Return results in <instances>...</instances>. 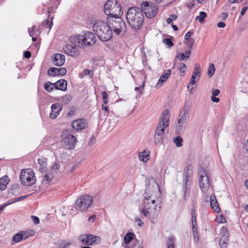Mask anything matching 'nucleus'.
I'll return each instance as SVG.
<instances>
[{
  "label": "nucleus",
  "instance_id": "nucleus-38",
  "mask_svg": "<svg viewBox=\"0 0 248 248\" xmlns=\"http://www.w3.org/2000/svg\"><path fill=\"white\" fill-rule=\"evenodd\" d=\"M33 232L32 230L21 232L24 239H26L29 237L33 235Z\"/></svg>",
  "mask_w": 248,
  "mask_h": 248
},
{
  "label": "nucleus",
  "instance_id": "nucleus-26",
  "mask_svg": "<svg viewBox=\"0 0 248 248\" xmlns=\"http://www.w3.org/2000/svg\"><path fill=\"white\" fill-rule=\"evenodd\" d=\"M93 202V199L92 196L90 195H83L78 199L76 202Z\"/></svg>",
  "mask_w": 248,
  "mask_h": 248
},
{
  "label": "nucleus",
  "instance_id": "nucleus-51",
  "mask_svg": "<svg viewBox=\"0 0 248 248\" xmlns=\"http://www.w3.org/2000/svg\"><path fill=\"white\" fill-rule=\"evenodd\" d=\"M60 167V164L57 162H55L54 164L52 166V169L55 171L59 170Z\"/></svg>",
  "mask_w": 248,
  "mask_h": 248
},
{
  "label": "nucleus",
  "instance_id": "nucleus-1",
  "mask_svg": "<svg viewBox=\"0 0 248 248\" xmlns=\"http://www.w3.org/2000/svg\"><path fill=\"white\" fill-rule=\"evenodd\" d=\"M170 117L169 110L168 109H165L161 114L159 123L155 131L154 143L155 145L161 143L165 134V129L169 125Z\"/></svg>",
  "mask_w": 248,
  "mask_h": 248
},
{
  "label": "nucleus",
  "instance_id": "nucleus-55",
  "mask_svg": "<svg viewBox=\"0 0 248 248\" xmlns=\"http://www.w3.org/2000/svg\"><path fill=\"white\" fill-rule=\"evenodd\" d=\"M39 170L42 172H46L47 170L46 165L43 166H40Z\"/></svg>",
  "mask_w": 248,
  "mask_h": 248
},
{
  "label": "nucleus",
  "instance_id": "nucleus-42",
  "mask_svg": "<svg viewBox=\"0 0 248 248\" xmlns=\"http://www.w3.org/2000/svg\"><path fill=\"white\" fill-rule=\"evenodd\" d=\"M43 25L45 26L46 28H48L49 31L50 30L52 26L53 25L52 19H51V21H49L48 19H47L46 21H45L43 22Z\"/></svg>",
  "mask_w": 248,
  "mask_h": 248
},
{
  "label": "nucleus",
  "instance_id": "nucleus-8",
  "mask_svg": "<svg viewBox=\"0 0 248 248\" xmlns=\"http://www.w3.org/2000/svg\"><path fill=\"white\" fill-rule=\"evenodd\" d=\"M161 202H146L144 205H141L140 211L144 217L156 216L161 208Z\"/></svg>",
  "mask_w": 248,
  "mask_h": 248
},
{
  "label": "nucleus",
  "instance_id": "nucleus-15",
  "mask_svg": "<svg viewBox=\"0 0 248 248\" xmlns=\"http://www.w3.org/2000/svg\"><path fill=\"white\" fill-rule=\"evenodd\" d=\"M63 50L65 54L72 57H77L80 53L78 48L72 46L70 45L65 46L63 48Z\"/></svg>",
  "mask_w": 248,
  "mask_h": 248
},
{
  "label": "nucleus",
  "instance_id": "nucleus-29",
  "mask_svg": "<svg viewBox=\"0 0 248 248\" xmlns=\"http://www.w3.org/2000/svg\"><path fill=\"white\" fill-rule=\"evenodd\" d=\"M72 244L70 242H67L65 240H61L58 243L59 248H68V247Z\"/></svg>",
  "mask_w": 248,
  "mask_h": 248
},
{
  "label": "nucleus",
  "instance_id": "nucleus-59",
  "mask_svg": "<svg viewBox=\"0 0 248 248\" xmlns=\"http://www.w3.org/2000/svg\"><path fill=\"white\" fill-rule=\"evenodd\" d=\"M31 56V53L29 51H26L24 53V57L26 58H29Z\"/></svg>",
  "mask_w": 248,
  "mask_h": 248
},
{
  "label": "nucleus",
  "instance_id": "nucleus-35",
  "mask_svg": "<svg viewBox=\"0 0 248 248\" xmlns=\"http://www.w3.org/2000/svg\"><path fill=\"white\" fill-rule=\"evenodd\" d=\"M47 74L51 76L58 75V68L54 67L49 68L47 71Z\"/></svg>",
  "mask_w": 248,
  "mask_h": 248
},
{
  "label": "nucleus",
  "instance_id": "nucleus-61",
  "mask_svg": "<svg viewBox=\"0 0 248 248\" xmlns=\"http://www.w3.org/2000/svg\"><path fill=\"white\" fill-rule=\"evenodd\" d=\"M135 220L136 221L138 222V225L140 226V227H142V225H143V222H142L141 220V219L139 217H136L135 218Z\"/></svg>",
  "mask_w": 248,
  "mask_h": 248
},
{
  "label": "nucleus",
  "instance_id": "nucleus-28",
  "mask_svg": "<svg viewBox=\"0 0 248 248\" xmlns=\"http://www.w3.org/2000/svg\"><path fill=\"white\" fill-rule=\"evenodd\" d=\"M207 16V14L205 12H200V15L196 17V20H198L201 23L204 21V18Z\"/></svg>",
  "mask_w": 248,
  "mask_h": 248
},
{
  "label": "nucleus",
  "instance_id": "nucleus-25",
  "mask_svg": "<svg viewBox=\"0 0 248 248\" xmlns=\"http://www.w3.org/2000/svg\"><path fill=\"white\" fill-rule=\"evenodd\" d=\"M221 230L223 231H225V232H224V234L220 237L219 241L221 242V243L223 242L224 243L227 244L229 241V232L227 230L226 228L225 227H222Z\"/></svg>",
  "mask_w": 248,
  "mask_h": 248
},
{
  "label": "nucleus",
  "instance_id": "nucleus-23",
  "mask_svg": "<svg viewBox=\"0 0 248 248\" xmlns=\"http://www.w3.org/2000/svg\"><path fill=\"white\" fill-rule=\"evenodd\" d=\"M10 182V179L7 175H5L0 179V189L1 191L6 189L7 185Z\"/></svg>",
  "mask_w": 248,
  "mask_h": 248
},
{
  "label": "nucleus",
  "instance_id": "nucleus-50",
  "mask_svg": "<svg viewBox=\"0 0 248 248\" xmlns=\"http://www.w3.org/2000/svg\"><path fill=\"white\" fill-rule=\"evenodd\" d=\"M177 58L179 59L180 61L184 60L186 58L185 54L184 53H179L176 56Z\"/></svg>",
  "mask_w": 248,
  "mask_h": 248
},
{
  "label": "nucleus",
  "instance_id": "nucleus-40",
  "mask_svg": "<svg viewBox=\"0 0 248 248\" xmlns=\"http://www.w3.org/2000/svg\"><path fill=\"white\" fill-rule=\"evenodd\" d=\"M200 71H201V67L200 65L198 64H196L195 65V67L194 71L193 73V75H194L195 76H197V77H198V80L199 78V77H200Z\"/></svg>",
  "mask_w": 248,
  "mask_h": 248
},
{
  "label": "nucleus",
  "instance_id": "nucleus-24",
  "mask_svg": "<svg viewBox=\"0 0 248 248\" xmlns=\"http://www.w3.org/2000/svg\"><path fill=\"white\" fill-rule=\"evenodd\" d=\"M149 151L145 150L140 153L139 154L140 160L143 162H146L149 159Z\"/></svg>",
  "mask_w": 248,
  "mask_h": 248
},
{
  "label": "nucleus",
  "instance_id": "nucleus-13",
  "mask_svg": "<svg viewBox=\"0 0 248 248\" xmlns=\"http://www.w3.org/2000/svg\"><path fill=\"white\" fill-rule=\"evenodd\" d=\"M193 167L191 165H187L184 170L183 174V186H190L193 177Z\"/></svg>",
  "mask_w": 248,
  "mask_h": 248
},
{
  "label": "nucleus",
  "instance_id": "nucleus-47",
  "mask_svg": "<svg viewBox=\"0 0 248 248\" xmlns=\"http://www.w3.org/2000/svg\"><path fill=\"white\" fill-rule=\"evenodd\" d=\"M72 99L71 96L70 95H65L62 98V102L65 104L68 103Z\"/></svg>",
  "mask_w": 248,
  "mask_h": 248
},
{
  "label": "nucleus",
  "instance_id": "nucleus-6",
  "mask_svg": "<svg viewBox=\"0 0 248 248\" xmlns=\"http://www.w3.org/2000/svg\"><path fill=\"white\" fill-rule=\"evenodd\" d=\"M105 14L112 17L121 16L122 14V8L117 0H107L104 6Z\"/></svg>",
  "mask_w": 248,
  "mask_h": 248
},
{
  "label": "nucleus",
  "instance_id": "nucleus-46",
  "mask_svg": "<svg viewBox=\"0 0 248 248\" xmlns=\"http://www.w3.org/2000/svg\"><path fill=\"white\" fill-rule=\"evenodd\" d=\"M36 28L35 26H32L31 28H28V32L29 35L31 37H33L35 34V28Z\"/></svg>",
  "mask_w": 248,
  "mask_h": 248
},
{
  "label": "nucleus",
  "instance_id": "nucleus-14",
  "mask_svg": "<svg viewBox=\"0 0 248 248\" xmlns=\"http://www.w3.org/2000/svg\"><path fill=\"white\" fill-rule=\"evenodd\" d=\"M82 243L87 245H93L100 243V238L93 234H83L79 236Z\"/></svg>",
  "mask_w": 248,
  "mask_h": 248
},
{
  "label": "nucleus",
  "instance_id": "nucleus-11",
  "mask_svg": "<svg viewBox=\"0 0 248 248\" xmlns=\"http://www.w3.org/2000/svg\"><path fill=\"white\" fill-rule=\"evenodd\" d=\"M188 119V113L184 108L181 111L178 119L177 124L176 126V130L179 133H183Z\"/></svg>",
  "mask_w": 248,
  "mask_h": 248
},
{
  "label": "nucleus",
  "instance_id": "nucleus-56",
  "mask_svg": "<svg viewBox=\"0 0 248 248\" xmlns=\"http://www.w3.org/2000/svg\"><path fill=\"white\" fill-rule=\"evenodd\" d=\"M220 93V91L219 89H215L212 91V96H217Z\"/></svg>",
  "mask_w": 248,
  "mask_h": 248
},
{
  "label": "nucleus",
  "instance_id": "nucleus-12",
  "mask_svg": "<svg viewBox=\"0 0 248 248\" xmlns=\"http://www.w3.org/2000/svg\"><path fill=\"white\" fill-rule=\"evenodd\" d=\"M62 137V142L66 149H71L75 147L76 138L73 135L69 134L68 131H63Z\"/></svg>",
  "mask_w": 248,
  "mask_h": 248
},
{
  "label": "nucleus",
  "instance_id": "nucleus-16",
  "mask_svg": "<svg viewBox=\"0 0 248 248\" xmlns=\"http://www.w3.org/2000/svg\"><path fill=\"white\" fill-rule=\"evenodd\" d=\"M146 16L149 18H152L155 16L158 12V7L155 4H152L148 8L143 9Z\"/></svg>",
  "mask_w": 248,
  "mask_h": 248
},
{
  "label": "nucleus",
  "instance_id": "nucleus-58",
  "mask_svg": "<svg viewBox=\"0 0 248 248\" xmlns=\"http://www.w3.org/2000/svg\"><path fill=\"white\" fill-rule=\"evenodd\" d=\"M193 32L192 31H188L185 35V39L188 40V38L192 35Z\"/></svg>",
  "mask_w": 248,
  "mask_h": 248
},
{
  "label": "nucleus",
  "instance_id": "nucleus-27",
  "mask_svg": "<svg viewBox=\"0 0 248 248\" xmlns=\"http://www.w3.org/2000/svg\"><path fill=\"white\" fill-rule=\"evenodd\" d=\"M190 186H183V190L184 192V198L185 201H187L189 200V197L190 196Z\"/></svg>",
  "mask_w": 248,
  "mask_h": 248
},
{
  "label": "nucleus",
  "instance_id": "nucleus-32",
  "mask_svg": "<svg viewBox=\"0 0 248 248\" xmlns=\"http://www.w3.org/2000/svg\"><path fill=\"white\" fill-rule=\"evenodd\" d=\"M44 88L47 92H50L55 88L53 83H52L51 82L48 81L45 84Z\"/></svg>",
  "mask_w": 248,
  "mask_h": 248
},
{
  "label": "nucleus",
  "instance_id": "nucleus-4",
  "mask_svg": "<svg viewBox=\"0 0 248 248\" xmlns=\"http://www.w3.org/2000/svg\"><path fill=\"white\" fill-rule=\"evenodd\" d=\"M70 42L76 46L84 48L93 45L96 42V37L93 33L87 31L84 35H74L69 38Z\"/></svg>",
  "mask_w": 248,
  "mask_h": 248
},
{
  "label": "nucleus",
  "instance_id": "nucleus-34",
  "mask_svg": "<svg viewBox=\"0 0 248 248\" xmlns=\"http://www.w3.org/2000/svg\"><path fill=\"white\" fill-rule=\"evenodd\" d=\"M211 208L216 213H218L220 211L218 202H210Z\"/></svg>",
  "mask_w": 248,
  "mask_h": 248
},
{
  "label": "nucleus",
  "instance_id": "nucleus-33",
  "mask_svg": "<svg viewBox=\"0 0 248 248\" xmlns=\"http://www.w3.org/2000/svg\"><path fill=\"white\" fill-rule=\"evenodd\" d=\"M174 237H170L168 238V240L167 242V248H174Z\"/></svg>",
  "mask_w": 248,
  "mask_h": 248
},
{
  "label": "nucleus",
  "instance_id": "nucleus-52",
  "mask_svg": "<svg viewBox=\"0 0 248 248\" xmlns=\"http://www.w3.org/2000/svg\"><path fill=\"white\" fill-rule=\"evenodd\" d=\"M84 75H89L90 77H92L93 76V72L92 70L85 69L83 71Z\"/></svg>",
  "mask_w": 248,
  "mask_h": 248
},
{
  "label": "nucleus",
  "instance_id": "nucleus-17",
  "mask_svg": "<svg viewBox=\"0 0 248 248\" xmlns=\"http://www.w3.org/2000/svg\"><path fill=\"white\" fill-rule=\"evenodd\" d=\"M88 125L87 121L84 119H79L74 121L72 123V127L76 130H83Z\"/></svg>",
  "mask_w": 248,
  "mask_h": 248
},
{
  "label": "nucleus",
  "instance_id": "nucleus-21",
  "mask_svg": "<svg viewBox=\"0 0 248 248\" xmlns=\"http://www.w3.org/2000/svg\"><path fill=\"white\" fill-rule=\"evenodd\" d=\"M54 88L59 90L65 91L67 90V82L65 79H60L53 83Z\"/></svg>",
  "mask_w": 248,
  "mask_h": 248
},
{
  "label": "nucleus",
  "instance_id": "nucleus-60",
  "mask_svg": "<svg viewBox=\"0 0 248 248\" xmlns=\"http://www.w3.org/2000/svg\"><path fill=\"white\" fill-rule=\"evenodd\" d=\"M209 202H217V200L216 199V196H215V195H213V194H211V195H210V196H209Z\"/></svg>",
  "mask_w": 248,
  "mask_h": 248
},
{
  "label": "nucleus",
  "instance_id": "nucleus-19",
  "mask_svg": "<svg viewBox=\"0 0 248 248\" xmlns=\"http://www.w3.org/2000/svg\"><path fill=\"white\" fill-rule=\"evenodd\" d=\"M171 70L170 69H168L165 71L162 75V76L160 77L158 82L155 85V88L156 89L159 88L161 87V86L169 78V77L171 75Z\"/></svg>",
  "mask_w": 248,
  "mask_h": 248
},
{
  "label": "nucleus",
  "instance_id": "nucleus-2",
  "mask_svg": "<svg viewBox=\"0 0 248 248\" xmlns=\"http://www.w3.org/2000/svg\"><path fill=\"white\" fill-rule=\"evenodd\" d=\"M128 24L135 30H139L143 24L144 16L141 10L137 7H131L126 14Z\"/></svg>",
  "mask_w": 248,
  "mask_h": 248
},
{
  "label": "nucleus",
  "instance_id": "nucleus-7",
  "mask_svg": "<svg viewBox=\"0 0 248 248\" xmlns=\"http://www.w3.org/2000/svg\"><path fill=\"white\" fill-rule=\"evenodd\" d=\"M111 20H109L110 27L112 31L117 35H123L126 31V26L121 16L113 17Z\"/></svg>",
  "mask_w": 248,
  "mask_h": 248
},
{
  "label": "nucleus",
  "instance_id": "nucleus-57",
  "mask_svg": "<svg viewBox=\"0 0 248 248\" xmlns=\"http://www.w3.org/2000/svg\"><path fill=\"white\" fill-rule=\"evenodd\" d=\"M13 202H8L6 204H3L0 207V214H1L2 211H3L4 209L8 205L10 204L11 203H12Z\"/></svg>",
  "mask_w": 248,
  "mask_h": 248
},
{
  "label": "nucleus",
  "instance_id": "nucleus-3",
  "mask_svg": "<svg viewBox=\"0 0 248 248\" xmlns=\"http://www.w3.org/2000/svg\"><path fill=\"white\" fill-rule=\"evenodd\" d=\"M93 29L98 38L102 41L106 42L112 37V31L109 24L102 20L96 21Z\"/></svg>",
  "mask_w": 248,
  "mask_h": 248
},
{
  "label": "nucleus",
  "instance_id": "nucleus-53",
  "mask_svg": "<svg viewBox=\"0 0 248 248\" xmlns=\"http://www.w3.org/2000/svg\"><path fill=\"white\" fill-rule=\"evenodd\" d=\"M31 219H32L33 223L35 224H38L40 222L39 218L36 216H32L31 217Z\"/></svg>",
  "mask_w": 248,
  "mask_h": 248
},
{
  "label": "nucleus",
  "instance_id": "nucleus-5",
  "mask_svg": "<svg viewBox=\"0 0 248 248\" xmlns=\"http://www.w3.org/2000/svg\"><path fill=\"white\" fill-rule=\"evenodd\" d=\"M160 195V188L155 179L153 177L150 178L143 194L144 199L151 201V202H155Z\"/></svg>",
  "mask_w": 248,
  "mask_h": 248
},
{
  "label": "nucleus",
  "instance_id": "nucleus-39",
  "mask_svg": "<svg viewBox=\"0 0 248 248\" xmlns=\"http://www.w3.org/2000/svg\"><path fill=\"white\" fill-rule=\"evenodd\" d=\"M215 71V68L214 65L213 63H211L209 66L208 69V75L209 77H211L214 74Z\"/></svg>",
  "mask_w": 248,
  "mask_h": 248
},
{
  "label": "nucleus",
  "instance_id": "nucleus-9",
  "mask_svg": "<svg viewBox=\"0 0 248 248\" xmlns=\"http://www.w3.org/2000/svg\"><path fill=\"white\" fill-rule=\"evenodd\" d=\"M198 174L199 177V183L203 193L207 192L209 187V180L206 170L202 166L198 167Z\"/></svg>",
  "mask_w": 248,
  "mask_h": 248
},
{
  "label": "nucleus",
  "instance_id": "nucleus-64",
  "mask_svg": "<svg viewBox=\"0 0 248 248\" xmlns=\"http://www.w3.org/2000/svg\"><path fill=\"white\" fill-rule=\"evenodd\" d=\"M211 100L213 102L218 103L219 101V98L218 97H216L215 96H212Z\"/></svg>",
  "mask_w": 248,
  "mask_h": 248
},
{
  "label": "nucleus",
  "instance_id": "nucleus-18",
  "mask_svg": "<svg viewBox=\"0 0 248 248\" xmlns=\"http://www.w3.org/2000/svg\"><path fill=\"white\" fill-rule=\"evenodd\" d=\"M62 106L59 103L53 104L51 105V112L49 114L50 118L54 119L59 115L60 111L62 109Z\"/></svg>",
  "mask_w": 248,
  "mask_h": 248
},
{
  "label": "nucleus",
  "instance_id": "nucleus-49",
  "mask_svg": "<svg viewBox=\"0 0 248 248\" xmlns=\"http://www.w3.org/2000/svg\"><path fill=\"white\" fill-rule=\"evenodd\" d=\"M194 39H189L187 42V46L190 48V49H191L192 46H193V45L194 44Z\"/></svg>",
  "mask_w": 248,
  "mask_h": 248
},
{
  "label": "nucleus",
  "instance_id": "nucleus-54",
  "mask_svg": "<svg viewBox=\"0 0 248 248\" xmlns=\"http://www.w3.org/2000/svg\"><path fill=\"white\" fill-rule=\"evenodd\" d=\"M52 179V177L51 176L49 175L48 174H46L44 176V181L46 182H49Z\"/></svg>",
  "mask_w": 248,
  "mask_h": 248
},
{
  "label": "nucleus",
  "instance_id": "nucleus-30",
  "mask_svg": "<svg viewBox=\"0 0 248 248\" xmlns=\"http://www.w3.org/2000/svg\"><path fill=\"white\" fill-rule=\"evenodd\" d=\"M134 234L132 232H128L124 237V241L126 244H129L133 239Z\"/></svg>",
  "mask_w": 248,
  "mask_h": 248
},
{
  "label": "nucleus",
  "instance_id": "nucleus-37",
  "mask_svg": "<svg viewBox=\"0 0 248 248\" xmlns=\"http://www.w3.org/2000/svg\"><path fill=\"white\" fill-rule=\"evenodd\" d=\"M193 240L195 243H197L199 241V237L197 229H195L194 226H193Z\"/></svg>",
  "mask_w": 248,
  "mask_h": 248
},
{
  "label": "nucleus",
  "instance_id": "nucleus-10",
  "mask_svg": "<svg viewBox=\"0 0 248 248\" xmlns=\"http://www.w3.org/2000/svg\"><path fill=\"white\" fill-rule=\"evenodd\" d=\"M34 172L31 169L22 170L20 180L21 183L25 186H31L35 182V177Z\"/></svg>",
  "mask_w": 248,
  "mask_h": 248
},
{
  "label": "nucleus",
  "instance_id": "nucleus-48",
  "mask_svg": "<svg viewBox=\"0 0 248 248\" xmlns=\"http://www.w3.org/2000/svg\"><path fill=\"white\" fill-rule=\"evenodd\" d=\"M179 69L181 72L185 73L186 69V65L184 63H181Z\"/></svg>",
  "mask_w": 248,
  "mask_h": 248
},
{
  "label": "nucleus",
  "instance_id": "nucleus-20",
  "mask_svg": "<svg viewBox=\"0 0 248 248\" xmlns=\"http://www.w3.org/2000/svg\"><path fill=\"white\" fill-rule=\"evenodd\" d=\"M65 62V56L64 55L57 53L55 54L53 62V64L58 66H61Z\"/></svg>",
  "mask_w": 248,
  "mask_h": 248
},
{
  "label": "nucleus",
  "instance_id": "nucleus-62",
  "mask_svg": "<svg viewBox=\"0 0 248 248\" xmlns=\"http://www.w3.org/2000/svg\"><path fill=\"white\" fill-rule=\"evenodd\" d=\"M225 23L224 22L220 21L217 24V26L218 28H224L225 27Z\"/></svg>",
  "mask_w": 248,
  "mask_h": 248
},
{
  "label": "nucleus",
  "instance_id": "nucleus-63",
  "mask_svg": "<svg viewBox=\"0 0 248 248\" xmlns=\"http://www.w3.org/2000/svg\"><path fill=\"white\" fill-rule=\"evenodd\" d=\"M217 220L220 223H223L226 221V219L223 216H220L219 217L217 218Z\"/></svg>",
  "mask_w": 248,
  "mask_h": 248
},
{
  "label": "nucleus",
  "instance_id": "nucleus-43",
  "mask_svg": "<svg viewBox=\"0 0 248 248\" xmlns=\"http://www.w3.org/2000/svg\"><path fill=\"white\" fill-rule=\"evenodd\" d=\"M101 94L103 99V103L106 105L108 101V95L107 93L105 91L102 92L101 93Z\"/></svg>",
  "mask_w": 248,
  "mask_h": 248
},
{
  "label": "nucleus",
  "instance_id": "nucleus-31",
  "mask_svg": "<svg viewBox=\"0 0 248 248\" xmlns=\"http://www.w3.org/2000/svg\"><path fill=\"white\" fill-rule=\"evenodd\" d=\"M23 239L21 232L17 233L14 235L12 240L16 243L19 242Z\"/></svg>",
  "mask_w": 248,
  "mask_h": 248
},
{
  "label": "nucleus",
  "instance_id": "nucleus-41",
  "mask_svg": "<svg viewBox=\"0 0 248 248\" xmlns=\"http://www.w3.org/2000/svg\"><path fill=\"white\" fill-rule=\"evenodd\" d=\"M162 42L165 45L168 46V47H170L173 45V43L170 38L164 39L163 40Z\"/></svg>",
  "mask_w": 248,
  "mask_h": 248
},
{
  "label": "nucleus",
  "instance_id": "nucleus-36",
  "mask_svg": "<svg viewBox=\"0 0 248 248\" xmlns=\"http://www.w3.org/2000/svg\"><path fill=\"white\" fill-rule=\"evenodd\" d=\"M173 141L177 147H180L182 146L183 139L181 137H176L174 139Z\"/></svg>",
  "mask_w": 248,
  "mask_h": 248
},
{
  "label": "nucleus",
  "instance_id": "nucleus-22",
  "mask_svg": "<svg viewBox=\"0 0 248 248\" xmlns=\"http://www.w3.org/2000/svg\"><path fill=\"white\" fill-rule=\"evenodd\" d=\"M92 202H75L74 207L80 211H83L88 209Z\"/></svg>",
  "mask_w": 248,
  "mask_h": 248
},
{
  "label": "nucleus",
  "instance_id": "nucleus-45",
  "mask_svg": "<svg viewBox=\"0 0 248 248\" xmlns=\"http://www.w3.org/2000/svg\"><path fill=\"white\" fill-rule=\"evenodd\" d=\"M66 73V69L65 68L62 67L58 68V75L63 76Z\"/></svg>",
  "mask_w": 248,
  "mask_h": 248
},
{
  "label": "nucleus",
  "instance_id": "nucleus-44",
  "mask_svg": "<svg viewBox=\"0 0 248 248\" xmlns=\"http://www.w3.org/2000/svg\"><path fill=\"white\" fill-rule=\"evenodd\" d=\"M38 162L40 166L47 165L46 158L45 157H41L38 159Z\"/></svg>",
  "mask_w": 248,
  "mask_h": 248
}]
</instances>
